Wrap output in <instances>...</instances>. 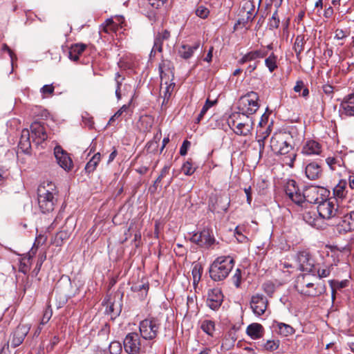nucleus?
<instances>
[{"mask_svg":"<svg viewBox=\"0 0 354 354\" xmlns=\"http://www.w3.org/2000/svg\"><path fill=\"white\" fill-rule=\"evenodd\" d=\"M58 190L51 181H44L37 188V202L40 211L47 214L54 210L57 204Z\"/></svg>","mask_w":354,"mask_h":354,"instance_id":"obj_1","label":"nucleus"},{"mask_svg":"<svg viewBox=\"0 0 354 354\" xmlns=\"http://www.w3.org/2000/svg\"><path fill=\"white\" fill-rule=\"evenodd\" d=\"M315 274H299L295 281L294 287L301 295L307 297H319L326 292V286L323 283H315L313 282V278Z\"/></svg>","mask_w":354,"mask_h":354,"instance_id":"obj_2","label":"nucleus"},{"mask_svg":"<svg viewBox=\"0 0 354 354\" xmlns=\"http://www.w3.org/2000/svg\"><path fill=\"white\" fill-rule=\"evenodd\" d=\"M234 260L230 256H222L217 257L211 264L209 268V276L214 281H220L225 279L232 270Z\"/></svg>","mask_w":354,"mask_h":354,"instance_id":"obj_3","label":"nucleus"},{"mask_svg":"<svg viewBox=\"0 0 354 354\" xmlns=\"http://www.w3.org/2000/svg\"><path fill=\"white\" fill-rule=\"evenodd\" d=\"M284 191L288 198L295 204L301 205L304 202H316L314 198H310V194H317V187H312L306 189L303 193L301 192L297 183L294 180H288L285 185Z\"/></svg>","mask_w":354,"mask_h":354,"instance_id":"obj_4","label":"nucleus"},{"mask_svg":"<svg viewBox=\"0 0 354 354\" xmlns=\"http://www.w3.org/2000/svg\"><path fill=\"white\" fill-rule=\"evenodd\" d=\"M270 147L275 154L286 156L283 162L289 167H293L297 153L293 151L292 145L282 138H272Z\"/></svg>","mask_w":354,"mask_h":354,"instance_id":"obj_5","label":"nucleus"},{"mask_svg":"<svg viewBox=\"0 0 354 354\" xmlns=\"http://www.w3.org/2000/svg\"><path fill=\"white\" fill-rule=\"evenodd\" d=\"M259 95L250 91L242 96L239 101V110L242 116L252 115L259 109Z\"/></svg>","mask_w":354,"mask_h":354,"instance_id":"obj_6","label":"nucleus"},{"mask_svg":"<svg viewBox=\"0 0 354 354\" xmlns=\"http://www.w3.org/2000/svg\"><path fill=\"white\" fill-rule=\"evenodd\" d=\"M317 212L319 216L324 219H334L335 221L337 216H339L341 210H339V205L335 199L330 198L324 200L322 199L319 203Z\"/></svg>","mask_w":354,"mask_h":354,"instance_id":"obj_7","label":"nucleus"},{"mask_svg":"<svg viewBox=\"0 0 354 354\" xmlns=\"http://www.w3.org/2000/svg\"><path fill=\"white\" fill-rule=\"evenodd\" d=\"M160 324L156 319H145L140 322L139 326L140 333L145 339H153L156 337Z\"/></svg>","mask_w":354,"mask_h":354,"instance_id":"obj_8","label":"nucleus"},{"mask_svg":"<svg viewBox=\"0 0 354 354\" xmlns=\"http://www.w3.org/2000/svg\"><path fill=\"white\" fill-rule=\"evenodd\" d=\"M230 204L227 194L214 195L209 201V209L212 212L223 214L227 212Z\"/></svg>","mask_w":354,"mask_h":354,"instance_id":"obj_9","label":"nucleus"},{"mask_svg":"<svg viewBox=\"0 0 354 354\" xmlns=\"http://www.w3.org/2000/svg\"><path fill=\"white\" fill-rule=\"evenodd\" d=\"M334 225L340 234L354 230V211L346 214H342L341 212L339 216H337L335 221Z\"/></svg>","mask_w":354,"mask_h":354,"instance_id":"obj_10","label":"nucleus"},{"mask_svg":"<svg viewBox=\"0 0 354 354\" xmlns=\"http://www.w3.org/2000/svg\"><path fill=\"white\" fill-rule=\"evenodd\" d=\"M123 344L124 351L129 354H140L142 351L140 335L137 333L127 334Z\"/></svg>","mask_w":354,"mask_h":354,"instance_id":"obj_11","label":"nucleus"},{"mask_svg":"<svg viewBox=\"0 0 354 354\" xmlns=\"http://www.w3.org/2000/svg\"><path fill=\"white\" fill-rule=\"evenodd\" d=\"M299 270L304 272H312L316 269L315 260L309 252L306 250L299 252L296 257Z\"/></svg>","mask_w":354,"mask_h":354,"instance_id":"obj_12","label":"nucleus"},{"mask_svg":"<svg viewBox=\"0 0 354 354\" xmlns=\"http://www.w3.org/2000/svg\"><path fill=\"white\" fill-rule=\"evenodd\" d=\"M54 154L57 164L66 171H71L73 162L69 154L60 146H56L54 149Z\"/></svg>","mask_w":354,"mask_h":354,"instance_id":"obj_13","label":"nucleus"},{"mask_svg":"<svg viewBox=\"0 0 354 354\" xmlns=\"http://www.w3.org/2000/svg\"><path fill=\"white\" fill-rule=\"evenodd\" d=\"M190 241L201 247L209 248L214 243L215 239L208 229H204L199 233L194 234Z\"/></svg>","mask_w":354,"mask_h":354,"instance_id":"obj_14","label":"nucleus"},{"mask_svg":"<svg viewBox=\"0 0 354 354\" xmlns=\"http://www.w3.org/2000/svg\"><path fill=\"white\" fill-rule=\"evenodd\" d=\"M268 301L261 294H256L252 296L250 299V308L252 312L257 316L263 315L267 309Z\"/></svg>","mask_w":354,"mask_h":354,"instance_id":"obj_15","label":"nucleus"},{"mask_svg":"<svg viewBox=\"0 0 354 354\" xmlns=\"http://www.w3.org/2000/svg\"><path fill=\"white\" fill-rule=\"evenodd\" d=\"M223 301V295L218 288L209 290L206 301L207 306L212 310H217L221 306Z\"/></svg>","mask_w":354,"mask_h":354,"instance_id":"obj_16","label":"nucleus"},{"mask_svg":"<svg viewBox=\"0 0 354 354\" xmlns=\"http://www.w3.org/2000/svg\"><path fill=\"white\" fill-rule=\"evenodd\" d=\"M305 174L310 180H315L320 178L323 174L321 165L315 161L309 162L305 167Z\"/></svg>","mask_w":354,"mask_h":354,"instance_id":"obj_17","label":"nucleus"},{"mask_svg":"<svg viewBox=\"0 0 354 354\" xmlns=\"http://www.w3.org/2000/svg\"><path fill=\"white\" fill-rule=\"evenodd\" d=\"M30 327L27 325H19L13 332L11 346L14 348L19 346L28 333Z\"/></svg>","mask_w":354,"mask_h":354,"instance_id":"obj_18","label":"nucleus"},{"mask_svg":"<svg viewBox=\"0 0 354 354\" xmlns=\"http://www.w3.org/2000/svg\"><path fill=\"white\" fill-rule=\"evenodd\" d=\"M340 111L342 115L354 117V93L344 97L340 104Z\"/></svg>","mask_w":354,"mask_h":354,"instance_id":"obj_19","label":"nucleus"},{"mask_svg":"<svg viewBox=\"0 0 354 354\" xmlns=\"http://www.w3.org/2000/svg\"><path fill=\"white\" fill-rule=\"evenodd\" d=\"M322 147L320 143L314 140H308L304 142L301 149V153L306 156L319 155Z\"/></svg>","mask_w":354,"mask_h":354,"instance_id":"obj_20","label":"nucleus"},{"mask_svg":"<svg viewBox=\"0 0 354 354\" xmlns=\"http://www.w3.org/2000/svg\"><path fill=\"white\" fill-rule=\"evenodd\" d=\"M169 37L170 32L167 30H163L161 32H158L154 39V44L150 56L151 57L153 55L154 56L157 51L160 53L162 52L163 41L168 40Z\"/></svg>","mask_w":354,"mask_h":354,"instance_id":"obj_21","label":"nucleus"},{"mask_svg":"<svg viewBox=\"0 0 354 354\" xmlns=\"http://www.w3.org/2000/svg\"><path fill=\"white\" fill-rule=\"evenodd\" d=\"M253 122L248 116L246 117V120L243 122H239L236 125V129H234V132L236 135L246 136L249 135L252 129Z\"/></svg>","mask_w":354,"mask_h":354,"instance_id":"obj_22","label":"nucleus"},{"mask_svg":"<svg viewBox=\"0 0 354 354\" xmlns=\"http://www.w3.org/2000/svg\"><path fill=\"white\" fill-rule=\"evenodd\" d=\"M32 136L38 139L37 143L46 140L48 138L44 126L41 122H35L30 126Z\"/></svg>","mask_w":354,"mask_h":354,"instance_id":"obj_23","label":"nucleus"},{"mask_svg":"<svg viewBox=\"0 0 354 354\" xmlns=\"http://www.w3.org/2000/svg\"><path fill=\"white\" fill-rule=\"evenodd\" d=\"M268 51L264 48H260L254 50H251L243 56L239 61L240 64H243L248 62L256 60L266 57Z\"/></svg>","mask_w":354,"mask_h":354,"instance_id":"obj_24","label":"nucleus"},{"mask_svg":"<svg viewBox=\"0 0 354 354\" xmlns=\"http://www.w3.org/2000/svg\"><path fill=\"white\" fill-rule=\"evenodd\" d=\"M118 23L114 21L112 19H108L106 20L104 25L102 26V31L104 32L107 34H111L112 32H116V31L119 29V28H122L120 25L124 20L122 17H118Z\"/></svg>","mask_w":354,"mask_h":354,"instance_id":"obj_25","label":"nucleus"},{"mask_svg":"<svg viewBox=\"0 0 354 354\" xmlns=\"http://www.w3.org/2000/svg\"><path fill=\"white\" fill-rule=\"evenodd\" d=\"M264 328L259 323H252L246 328V333L253 339H260L263 336Z\"/></svg>","mask_w":354,"mask_h":354,"instance_id":"obj_26","label":"nucleus"},{"mask_svg":"<svg viewBox=\"0 0 354 354\" xmlns=\"http://www.w3.org/2000/svg\"><path fill=\"white\" fill-rule=\"evenodd\" d=\"M19 147L24 153H30L31 144L30 141V132L28 129H25L22 130L19 142Z\"/></svg>","mask_w":354,"mask_h":354,"instance_id":"obj_27","label":"nucleus"},{"mask_svg":"<svg viewBox=\"0 0 354 354\" xmlns=\"http://www.w3.org/2000/svg\"><path fill=\"white\" fill-rule=\"evenodd\" d=\"M347 182L346 180H340L339 183L333 188L334 198L337 201V199H344L347 194Z\"/></svg>","mask_w":354,"mask_h":354,"instance_id":"obj_28","label":"nucleus"},{"mask_svg":"<svg viewBox=\"0 0 354 354\" xmlns=\"http://www.w3.org/2000/svg\"><path fill=\"white\" fill-rule=\"evenodd\" d=\"M86 48V45L82 43L73 44L70 48L68 57L73 61H77L79 59L80 55L85 50Z\"/></svg>","mask_w":354,"mask_h":354,"instance_id":"obj_29","label":"nucleus"},{"mask_svg":"<svg viewBox=\"0 0 354 354\" xmlns=\"http://www.w3.org/2000/svg\"><path fill=\"white\" fill-rule=\"evenodd\" d=\"M239 12L240 13L245 15L247 17H252V21L257 14V11L255 10L254 2L251 0L245 1Z\"/></svg>","mask_w":354,"mask_h":354,"instance_id":"obj_30","label":"nucleus"},{"mask_svg":"<svg viewBox=\"0 0 354 354\" xmlns=\"http://www.w3.org/2000/svg\"><path fill=\"white\" fill-rule=\"evenodd\" d=\"M174 86L175 84L174 82L169 83L165 81V84L163 85V89L160 91V95L161 97H163L162 105L167 104L171 95Z\"/></svg>","mask_w":354,"mask_h":354,"instance_id":"obj_31","label":"nucleus"},{"mask_svg":"<svg viewBox=\"0 0 354 354\" xmlns=\"http://www.w3.org/2000/svg\"><path fill=\"white\" fill-rule=\"evenodd\" d=\"M199 44H196L194 46L183 44L178 49V55L182 58L187 59L193 55L194 50H196Z\"/></svg>","mask_w":354,"mask_h":354,"instance_id":"obj_32","label":"nucleus"},{"mask_svg":"<svg viewBox=\"0 0 354 354\" xmlns=\"http://www.w3.org/2000/svg\"><path fill=\"white\" fill-rule=\"evenodd\" d=\"M236 339V332L234 330H230L223 338L221 346L226 349H230L231 347L234 346Z\"/></svg>","mask_w":354,"mask_h":354,"instance_id":"obj_33","label":"nucleus"},{"mask_svg":"<svg viewBox=\"0 0 354 354\" xmlns=\"http://www.w3.org/2000/svg\"><path fill=\"white\" fill-rule=\"evenodd\" d=\"M306 40L304 35H299L296 37L293 48L298 59L299 58L300 54L304 50V46Z\"/></svg>","mask_w":354,"mask_h":354,"instance_id":"obj_34","label":"nucleus"},{"mask_svg":"<svg viewBox=\"0 0 354 354\" xmlns=\"http://www.w3.org/2000/svg\"><path fill=\"white\" fill-rule=\"evenodd\" d=\"M100 160V153H95L92 158L86 163L85 166V171L86 173L90 174L95 171L99 162Z\"/></svg>","mask_w":354,"mask_h":354,"instance_id":"obj_35","label":"nucleus"},{"mask_svg":"<svg viewBox=\"0 0 354 354\" xmlns=\"http://www.w3.org/2000/svg\"><path fill=\"white\" fill-rule=\"evenodd\" d=\"M122 310V306L120 304H115V302L111 303L106 308V313L111 315V319L117 317Z\"/></svg>","mask_w":354,"mask_h":354,"instance_id":"obj_36","label":"nucleus"},{"mask_svg":"<svg viewBox=\"0 0 354 354\" xmlns=\"http://www.w3.org/2000/svg\"><path fill=\"white\" fill-rule=\"evenodd\" d=\"M277 56L272 53L265 59V64L268 67L269 71L272 73L275 69L277 68Z\"/></svg>","mask_w":354,"mask_h":354,"instance_id":"obj_37","label":"nucleus"},{"mask_svg":"<svg viewBox=\"0 0 354 354\" xmlns=\"http://www.w3.org/2000/svg\"><path fill=\"white\" fill-rule=\"evenodd\" d=\"M203 272V268L200 263H196L192 268V274L193 277V283L194 286L198 283L201 280Z\"/></svg>","mask_w":354,"mask_h":354,"instance_id":"obj_38","label":"nucleus"},{"mask_svg":"<svg viewBox=\"0 0 354 354\" xmlns=\"http://www.w3.org/2000/svg\"><path fill=\"white\" fill-rule=\"evenodd\" d=\"M217 100L211 101L209 98L206 100V102L203 106L200 113L198 114L197 118H196V123H199L201 120L203 118L204 115L208 111L209 108H211L212 106H214L215 104H216Z\"/></svg>","mask_w":354,"mask_h":354,"instance_id":"obj_39","label":"nucleus"},{"mask_svg":"<svg viewBox=\"0 0 354 354\" xmlns=\"http://www.w3.org/2000/svg\"><path fill=\"white\" fill-rule=\"evenodd\" d=\"M201 328L205 333L212 336L215 330V324L211 320H204L201 324Z\"/></svg>","mask_w":354,"mask_h":354,"instance_id":"obj_40","label":"nucleus"},{"mask_svg":"<svg viewBox=\"0 0 354 354\" xmlns=\"http://www.w3.org/2000/svg\"><path fill=\"white\" fill-rule=\"evenodd\" d=\"M278 328L279 333L285 337L292 335L295 333V329L291 326L286 324H278Z\"/></svg>","mask_w":354,"mask_h":354,"instance_id":"obj_41","label":"nucleus"},{"mask_svg":"<svg viewBox=\"0 0 354 354\" xmlns=\"http://www.w3.org/2000/svg\"><path fill=\"white\" fill-rule=\"evenodd\" d=\"M124 80V77H122L119 73H116L115 75V81L116 84V89H115V95L117 99L119 100L122 97V94L120 91L121 85Z\"/></svg>","mask_w":354,"mask_h":354,"instance_id":"obj_42","label":"nucleus"},{"mask_svg":"<svg viewBox=\"0 0 354 354\" xmlns=\"http://www.w3.org/2000/svg\"><path fill=\"white\" fill-rule=\"evenodd\" d=\"M330 286L331 289L340 290L344 288H346L348 286V281L343 280L341 281L337 280H330L329 281Z\"/></svg>","mask_w":354,"mask_h":354,"instance_id":"obj_43","label":"nucleus"},{"mask_svg":"<svg viewBox=\"0 0 354 354\" xmlns=\"http://www.w3.org/2000/svg\"><path fill=\"white\" fill-rule=\"evenodd\" d=\"M239 18L237 20V22L234 25V29L236 28L237 26H242L243 27H245L249 22L252 21V17H247L245 15H243L242 13L239 14Z\"/></svg>","mask_w":354,"mask_h":354,"instance_id":"obj_44","label":"nucleus"},{"mask_svg":"<svg viewBox=\"0 0 354 354\" xmlns=\"http://www.w3.org/2000/svg\"><path fill=\"white\" fill-rule=\"evenodd\" d=\"M280 19L278 17V10H276L273 13L270 21L268 23V26L270 29L277 28L279 26Z\"/></svg>","mask_w":354,"mask_h":354,"instance_id":"obj_45","label":"nucleus"},{"mask_svg":"<svg viewBox=\"0 0 354 354\" xmlns=\"http://www.w3.org/2000/svg\"><path fill=\"white\" fill-rule=\"evenodd\" d=\"M182 170L185 175L191 176L194 173L196 169L192 166V162L187 160L183 164Z\"/></svg>","mask_w":354,"mask_h":354,"instance_id":"obj_46","label":"nucleus"},{"mask_svg":"<svg viewBox=\"0 0 354 354\" xmlns=\"http://www.w3.org/2000/svg\"><path fill=\"white\" fill-rule=\"evenodd\" d=\"M279 346V340H268L264 344V348L266 351H273L277 350Z\"/></svg>","mask_w":354,"mask_h":354,"instance_id":"obj_47","label":"nucleus"},{"mask_svg":"<svg viewBox=\"0 0 354 354\" xmlns=\"http://www.w3.org/2000/svg\"><path fill=\"white\" fill-rule=\"evenodd\" d=\"M313 274L315 272H317V274H318V277L319 278L322 279V278H325V277H327L328 276H329L330 273V268L328 267H324V268H317L316 267V269L315 270H314L313 272H312Z\"/></svg>","mask_w":354,"mask_h":354,"instance_id":"obj_48","label":"nucleus"},{"mask_svg":"<svg viewBox=\"0 0 354 354\" xmlns=\"http://www.w3.org/2000/svg\"><path fill=\"white\" fill-rule=\"evenodd\" d=\"M262 289L267 295L271 296L275 290V287L272 282L267 281L263 283Z\"/></svg>","mask_w":354,"mask_h":354,"instance_id":"obj_49","label":"nucleus"},{"mask_svg":"<svg viewBox=\"0 0 354 354\" xmlns=\"http://www.w3.org/2000/svg\"><path fill=\"white\" fill-rule=\"evenodd\" d=\"M209 14V10L206 7L203 6H198L196 10V15L202 19L207 18Z\"/></svg>","mask_w":354,"mask_h":354,"instance_id":"obj_50","label":"nucleus"},{"mask_svg":"<svg viewBox=\"0 0 354 354\" xmlns=\"http://www.w3.org/2000/svg\"><path fill=\"white\" fill-rule=\"evenodd\" d=\"M109 350L112 354H118L122 350V346L118 342H112L109 345Z\"/></svg>","mask_w":354,"mask_h":354,"instance_id":"obj_51","label":"nucleus"},{"mask_svg":"<svg viewBox=\"0 0 354 354\" xmlns=\"http://www.w3.org/2000/svg\"><path fill=\"white\" fill-rule=\"evenodd\" d=\"M46 259V253L44 252L42 254H39V257L37 260V263L36 264V266L33 270V272L35 273V274H37L40 271L41 267L42 266V263Z\"/></svg>","mask_w":354,"mask_h":354,"instance_id":"obj_52","label":"nucleus"},{"mask_svg":"<svg viewBox=\"0 0 354 354\" xmlns=\"http://www.w3.org/2000/svg\"><path fill=\"white\" fill-rule=\"evenodd\" d=\"M160 69V84H161V91L163 89V85L165 84V81L169 82V75L163 71L161 66L159 67Z\"/></svg>","mask_w":354,"mask_h":354,"instance_id":"obj_53","label":"nucleus"},{"mask_svg":"<svg viewBox=\"0 0 354 354\" xmlns=\"http://www.w3.org/2000/svg\"><path fill=\"white\" fill-rule=\"evenodd\" d=\"M232 279L234 286L236 288H239L241 282V271L240 269H236Z\"/></svg>","mask_w":354,"mask_h":354,"instance_id":"obj_54","label":"nucleus"},{"mask_svg":"<svg viewBox=\"0 0 354 354\" xmlns=\"http://www.w3.org/2000/svg\"><path fill=\"white\" fill-rule=\"evenodd\" d=\"M55 88L52 84L44 85L40 89V92L43 95H52L54 93Z\"/></svg>","mask_w":354,"mask_h":354,"instance_id":"obj_55","label":"nucleus"},{"mask_svg":"<svg viewBox=\"0 0 354 354\" xmlns=\"http://www.w3.org/2000/svg\"><path fill=\"white\" fill-rule=\"evenodd\" d=\"M170 167L168 165H165L161 170L160 175L156 180V183H160L162 179L169 173Z\"/></svg>","mask_w":354,"mask_h":354,"instance_id":"obj_56","label":"nucleus"},{"mask_svg":"<svg viewBox=\"0 0 354 354\" xmlns=\"http://www.w3.org/2000/svg\"><path fill=\"white\" fill-rule=\"evenodd\" d=\"M51 316H52V310L49 308H46L44 313V315L41 319V324H46L50 320Z\"/></svg>","mask_w":354,"mask_h":354,"instance_id":"obj_57","label":"nucleus"},{"mask_svg":"<svg viewBox=\"0 0 354 354\" xmlns=\"http://www.w3.org/2000/svg\"><path fill=\"white\" fill-rule=\"evenodd\" d=\"M191 143L189 141L185 140L183 142L180 148V154L181 156H185L187 153V149L189 147Z\"/></svg>","mask_w":354,"mask_h":354,"instance_id":"obj_58","label":"nucleus"},{"mask_svg":"<svg viewBox=\"0 0 354 354\" xmlns=\"http://www.w3.org/2000/svg\"><path fill=\"white\" fill-rule=\"evenodd\" d=\"M326 162L332 170H335V165L338 163L337 158L334 157H328L326 159Z\"/></svg>","mask_w":354,"mask_h":354,"instance_id":"obj_59","label":"nucleus"},{"mask_svg":"<svg viewBox=\"0 0 354 354\" xmlns=\"http://www.w3.org/2000/svg\"><path fill=\"white\" fill-rule=\"evenodd\" d=\"M1 50L3 51H6L8 53V54L10 57L11 61H12V62H13L14 58L16 59V57H15L14 53L12 52V50L10 48V47L7 44H3L2 45Z\"/></svg>","mask_w":354,"mask_h":354,"instance_id":"obj_60","label":"nucleus"},{"mask_svg":"<svg viewBox=\"0 0 354 354\" xmlns=\"http://www.w3.org/2000/svg\"><path fill=\"white\" fill-rule=\"evenodd\" d=\"M152 7L158 8L164 4L167 0H148Z\"/></svg>","mask_w":354,"mask_h":354,"instance_id":"obj_61","label":"nucleus"},{"mask_svg":"<svg viewBox=\"0 0 354 354\" xmlns=\"http://www.w3.org/2000/svg\"><path fill=\"white\" fill-rule=\"evenodd\" d=\"M268 135V133H267L266 136H265L263 138L259 139L257 140V142L259 143V155H260V156L262 155V153L263 152L264 147H265V139L266 138Z\"/></svg>","mask_w":354,"mask_h":354,"instance_id":"obj_62","label":"nucleus"},{"mask_svg":"<svg viewBox=\"0 0 354 354\" xmlns=\"http://www.w3.org/2000/svg\"><path fill=\"white\" fill-rule=\"evenodd\" d=\"M304 220L308 223L310 225H313L315 223V218H313L310 216V212H306L304 214Z\"/></svg>","mask_w":354,"mask_h":354,"instance_id":"obj_63","label":"nucleus"},{"mask_svg":"<svg viewBox=\"0 0 354 354\" xmlns=\"http://www.w3.org/2000/svg\"><path fill=\"white\" fill-rule=\"evenodd\" d=\"M323 91L326 95H331L333 93V87L330 84H324L322 86Z\"/></svg>","mask_w":354,"mask_h":354,"instance_id":"obj_64","label":"nucleus"}]
</instances>
